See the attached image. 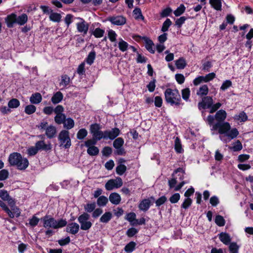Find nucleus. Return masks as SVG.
I'll use <instances>...</instances> for the list:
<instances>
[{
	"label": "nucleus",
	"instance_id": "obj_1",
	"mask_svg": "<svg viewBox=\"0 0 253 253\" xmlns=\"http://www.w3.org/2000/svg\"><path fill=\"white\" fill-rule=\"evenodd\" d=\"M227 116V113L223 110L218 111L213 116H208L206 121L211 126V130H218L220 134L219 138L224 143H228L236 138L239 134V131L236 128L231 129L229 123L223 122Z\"/></svg>",
	"mask_w": 253,
	"mask_h": 253
},
{
	"label": "nucleus",
	"instance_id": "obj_2",
	"mask_svg": "<svg viewBox=\"0 0 253 253\" xmlns=\"http://www.w3.org/2000/svg\"><path fill=\"white\" fill-rule=\"evenodd\" d=\"M41 220L45 228L58 229L65 226L67 223L65 219H60L56 220L51 216L47 215L42 217Z\"/></svg>",
	"mask_w": 253,
	"mask_h": 253
},
{
	"label": "nucleus",
	"instance_id": "obj_3",
	"mask_svg": "<svg viewBox=\"0 0 253 253\" xmlns=\"http://www.w3.org/2000/svg\"><path fill=\"white\" fill-rule=\"evenodd\" d=\"M28 21V16L25 14L17 16L15 13H12L7 16L5 19V23L8 28H12L15 23L20 26L24 25Z\"/></svg>",
	"mask_w": 253,
	"mask_h": 253
},
{
	"label": "nucleus",
	"instance_id": "obj_4",
	"mask_svg": "<svg viewBox=\"0 0 253 253\" xmlns=\"http://www.w3.org/2000/svg\"><path fill=\"white\" fill-rule=\"evenodd\" d=\"M165 96L166 101L171 105L179 106L181 104V99L178 90L167 88L165 91Z\"/></svg>",
	"mask_w": 253,
	"mask_h": 253
},
{
	"label": "nucleus",
	"instance_id": "obj_5",
	"mask_svg": "<svg viewBox=\"0 0 253 253\" xmlns=\"http://www.w3.org/2000/svg\"><path fill=\"white\" fill-rule=\"evenodd\" d=\"M90 131L92 138L85 142V146L87 147V153L90 156L95 155V124L90 126Z\"/></svg>",
	"mask_w": 253,
	"mask_h": 253
},
{
	"label": "nucleus",
	"instance_id": "obj_6",
	"mask_svg": "<svg viewBox=\"0 0 253 253\" xmlns=\"http://www.w3.org/2000/svg\"><path fill=\"white\" fill-rule=\"evenodd\" d=\"M50 149V144H46L43 141H40L36 143L35 146L29 148L27 150V152L29 156H33L37 153L38 150H48Z\"/></svg>",
	"mask_w": 253,
	"mask_h": 253
},
{
	"label": "nucleus",
	"instance_id": "obj_7",
	"mask_svg": "<svg viewBox=\"0 0 253 253\" xmlns=\"http://www.w3.org/2000/svg\"><path fill=\"white\" fill-rule=\"evenodd\" d=\"M58 140L61 146L65 148H68L71 145L69 132L66 130H62L59 134Z\"/></svg>",
	"mask_w": 253,
	"mask_h": 253
},
{
	"label": "nucleus",
	"instance_id": "obj_8",
	"mask_svg": "<svg viewBox=\"0 0 253 253\" xmlns=\"http://www.w3.org/2000/svg\"><path fill=\"white\" fill-rule=\"evenodd\" d=\"M89 215L84 213L78 217V221L81 224V229L83 230H88L91 226L92 223L88 221Z\"/></svg>",
	"mask_w": 253,
	"mask_h": 253
},
{
	"label": "nucleus",
	"instance_id": "obj_9",
	"mask_svg": "<svg viewBox=\"0 0 253 253\" xmlns=\"http://www.w3.org/2000/svg\"><path fill=\"white\" fill-rule=\"evenodd\" d=\"M11 165L15 166L19 169L27 168L29 165L28 159H8Z\"/></svg>",
	"mask_w": 253,
	"mask_h": 253
},
{
	"label": "nucleus",
	"instance_id": "obj_10",
	"mask_svg": "<svg viewBox=\"0 0 253 253\" xmlns=\"http://www.w3.org/2000/svg\"><path fill=\"white\" fill-rule=\"evenodd\" d=\"M122 185V179L120 177H117L116 179H111L108 180L105 184V188L107 190H111L115 188H119Z\"/></svg>",
	"mask_w": 253,
	"mask_h": 253
},
{
	"label": "nucleus",
	"instance_id": "obj_11",
	"mask_svg": "<svg viewBox=\"0 0 253 253\" xmlns=\"http://www.w3.org/2000/svg\"><path fill=\"white\" fill-rule=\"evenodd\" d=\"M108 21L114 25L122 26L126 23V20L123 15H113L108 17Z\"/></svg>",
	"mask_w": 253,
	"mask_h": 253
},
{
	"label": "nucleus",
	"instance_id": "obj_12",
	"mask_svg": "<svg viewBox=\"0 0 253 253\" xmlns=\"http://www.w3.org/2000/svg\"><path fill=\"white\" fill-rule=\"evenodd\" d=\"M213 104V100L211 97L206 96L202 98V101L198 103L199 109L210 108L211 109Z\"/></svg>",
	"mask_w": 253,
	"mask_h": 253
},
{
	"label": "nucleus",
	"instance_id": "obj_13",
	"mask_svg": "<svg viewBox=\"0 0 253 253\" xmlns=\"http://www.w3.org/2000/svg\"><path fill=\"white\" fill-rule=\"evenodd\" d=\"M124 143V139L121 137L117 138L113 142V146L116 149V153L119 155H122L125 152L123 148Z\"/></svg>",
	"mask_w": 253,
	"mask_h": 253
},
{
	"label": "nucleus",
	"instance_id": "obj_14",
	"mask_svg": "<svg viewBox=\"0 0 253 253\" xmlns=\"http://www.w3.org/2000/svg\"><path fill=\"white\" fill-rule=\"evenodd\" d=\"M7 201L9 206L11 208V211L12 213H14V216L18 217L20 215V212L19 209L15 206V202L14 199L11 197H9L8 200H6Z\"/></svg>",
	"mask_w": 253,
	"mask_h": 253
},
{
	"label": "nucleus",
	"instance_id": "obj_15",
	"mask_svg": "<svg viewBox=\"0 0 253 253\" xmlns=\"http://www.w3.org/2000/svg\"><path fill=\"white\" fill-rule=\"evenodd\" d=\"M120 131L118 128H114L110 130L106 131V139H114L120 134Z\"/></svg>",
	"mask_w": 253,
	"mask_h": 253
},
{
	"label": "nucleus",
	"instance_id": "obj_16",
	"mask_svg": "<svg viewBox=\"0 0 253 253\" xmlns=\"http://www.w3.org/2000/svg\"><path fill=\"white\" fill-rule=\"evenodd\" d=\"M79 225L75 222H72L68 224L66 227V232L72 234H76L79 230Z\"/></svg>",
	"mask_w": 253,
	"mask_h": 253
},
{
	"label": "nucleus",
	"instance_id": "obj_17",
	"mask_svg": "<svg viewBox=\"0 0 253 253\" xmlns=\"http://www.w3.org/2000/svg\"><path fill=\"white\" fill-rule=\"evenodd\" d=\"M151 205V201L149 199H146L142 200L139 205V208L140 210L146 211L148 210Z\"/></svg>",
	"mask_w": 253,
	"mask_h": 253
},
{
	"label": "nucleus",
	"instance_id": "obj_18",
	"mask_svg": "<svg viewBox=\"0 0 253 253\" xmlns=\"http://www.w3.org/2000/svg\"><path fill=\"white\" fill-rule=\"evenodd\" d=\"M143 40L145 42V46L146 48L151 53H154L155 50L154 49V43L153 42L147 37H143Z\"/></svg>",
	"mask_w": 253,
	"mask_h": 253
},
{
	"label": "nucleus",
	"instance_id": "obj_19",
	"mask_svg": "<svg viewBox=\"0 0 253 253\" xmlns=\"http://www.w3.org/2000/svg\"><path fill=\"white\" fill-rule=\"evenodd\" d=\"M219 238L221 242L225 245H228L231 242V239L230 235L225 232H221L218 235Z\"/></svg>",
	"mask_w": 253,
	"mask_h": 253
},
{
	"label": "nucleus",
	"instance_id": "obj_20",
	"mask_svg": "<svg viewBox=\"0 0 253 253\" xmlns=\"http://www.w3.org/2000/svg\"><path fill=\"white\" fill-rule=\"evenodd\" d=\"M42 100V96L40 93L37 92L33 94L30 98L31 103L37 104L40 103Z\"/></svg>",
	"mask_w": 253,
	"mask_h": 253
},
{
	"label": "nucleus",
	"instance_id": "obj_21",
	"mask_svg": "<svg viewBox=\"0 0 253 253\" xmlns=\"http://www.w3.org/2000/svg\"><path fill=\"white\" fill-rule=\"evenodd\" d=\"M109 200L113 204L118 205L121 201V197L117 193H111L109 196Z\"/></svg>",
	"mask_w": 253,
	"mask_h": 253
},
{
	"label": "nucleus",
	"instance_id": "obj_22",
	"mask_svg": "<svg viewBox=\"0 0 253 253\" xmlns=\"http://www.w3.org/2000/svg\"><path fill=\"white\" fill-rule=\"evenodd\" d=\"M56 133V128L53 126H50L46 128L45 134L47 137L53 138Z\"/></svg>",
	"mask_w": 253,
	"mask_h": 253
},
{
	"label": "nucleus",
	"instance_id": "obj_23",
	"mask_svg": "<svg viewBox=\"0 0 253 253\" xmlns=\"http://www.w3.org/2000/svg\"><path fill=\"white\" fill-rule=\"evenodd\" d=\"M63 94L60 91H57L54 94L51 99V100L54 104H56L61 102L63 99Z\"/></svg>",
	"mask_w": 253,
	"mask_h": 253
},
{
	"label": "nucleus",
	"instance_id": "obj_24",
	"mask_svg": "<svg viewBox=\"0 0 253 253\" xmlns=\"http://www.w3.org/2000/svg\"><path fill=\"white\" fill-rule=\"evenodd\" d=\"M209 92V88L207 84L202 85L199 89L197 91L196 94L197 95L203 97L208 94Z\"/></svg>",
	"mask_w": 253,
	"mask_h": 253
},
{
	"label": "nucleus",
	"instance_id": "obj_25",
	"mask_svg": "<svg viewBox=\"0 0 253 253\" xmlns=\"http://www.w3.org/2000/svg\"><path fill=\"white\" fill-rule=\"evenodd\" d=\"M222 1V0H209L212 7L216 10H221Z\"/></svg>",
	"mask_w": 253,
	"mask_h": 253
},
{
	"label": "nucleus",
	"instance_id": "obj_26",
	"mask_svg": "<svg viewBox=\"0 0 253 253\" xmlns=\"http://www.w3.org/2000/svg\"><path fill=\"white\" fill-rule=\"evenodd\" d=\"M174 149L178 153H181L184 151L182 147L181 141L177 137L175 138L174 140Z\"/></svg>",
	"mask_w": 253,
	"mask_h": 253
},
{
	"label": "nucleus",
	"instance_id": "obj_27",
	"mask_svg": "<svg viewBox=\"0 0 253 253\" xmlns=\"http://www.w3.org/2000/svg\"><path fill=\"white\" fill-rule=\"evenodd\" d=\"M118 47L121 51L125 52L128 48L129 44L122 39H120L118 42Z\"/></svg>",
	"mask_w": 253,
	"mask_h": 253
},
{
	"label": "nucleus",
	"instance_id": "obj_28",
	"mask_svg": "<svg viewBox=\"0 0 253 253\" xmlns=\"http://www.w3.org/2000/svg\"><path fill=\"white\" fill-rule=\"evenodd\" d=\"M234 119L240 122H245L248 119V116L244 112H241L239 114L234 116Z\"/></svg>",
	"mask_w": 253,
	"mask_h": 253
},
{
	"label": "nucleus",
	"instance_id": "obj_29",
	"mask_svg": "<svg viewBox=\"0 0 253 253\" xmlns=\"http://www.w3.org/2000/svg\"><path fill=\"white\" fill-rule=\"evenodd\" d=\"M175 65L178 69H183L186 66L185 59L183 57H180L175 61Z\"/></svg>",
	"mask_w": 253,
	"mask_h": 253
},
{
	"label": "nucleus",
	"instance_id": "obj_30",
	"mask_svg": "<svg viewBox=\"0 0 253 253\" xmlns=\"http://www.w3.org/2000/svg\"><path fill=\"white\" fill-rule=\"evenodd\" d=\"M112 217V214L110 212H106L103 214L100 218V221L103 223H107Z\"/></svg>",
	"mask_w": 253,
	"mask_h": 253
},
{
	"label": "nucleus",
	"instance_id": "obj_31",
	"mask_svg": "<svg viewBox=\"0 0 253 253\" xmlns=\"http://www.w3.org/2000/svg\"><path fill=\"white\" fill-rule=\"evenodd\" d=\"M63 124L64 127L67 129H71L74 126V121L71 118L65 119Z\"/></svg>",
	"mask_w": 253,
	"mask_h": 253
},
{
	"label": "nucleus",
	"instance_id": "obj_32",
	"mask_svg": "<svg viewBox=\"0 0 253 253\" xmlns=\"http://www.w3.org/2000/svg\"><path fill=\"white\" fill-rule=\"evenodd\" d=\"M0 207L8 214L10 218L14 217V213H12V211L9 209L6 204L2 201H0Z\"/></svg>",
	"mask_w": 253,
	"mask_h": 253
},
{
	"label": "nucleus",
	"instance_id": "obj_33",
	"mask_svg": "<svg viewBox=\"0 0 253 253\" xmlns=\"http://www.w3.org/2000/svg\"><path fill=\"white\" fill-rule=\"evenodd\" d=\"M108 202V198L104 196L99 197L97 200V204L99 206L104 207L106 205Z\"/></svg>",
	"mask_w": 253,
	"mask_h": 253
},
{
	"label": "nucleus",
	"instance_id": "obj_34",
	"mask_svg": "<svg viewBox=\"0 0 253 253\" xmlns=\"http://www.w3.org/2000/svg\"><path fill=\"white\" fill-rule=\"evenodd\" d=\"M19 105L20 102L16 98H13L8 102V106L10 109L16 108L18 107Z\"/></svg>",
	"mask_w": 253,
	"mask_h": 253
},
{
	"label": "nucleus",
	"instance_id": "obj_35",
	"mask_svg": "<svg viewBox=\"0 0 253 253\" xmlns=\"http://www.w3.org/2000/svg\"><path fill=\"white\" fill-rule=\"evenodd\" d=\"M70 78L67 75H62L61 76V81L60 83V85H62L65 87L70 84Z\"/></svg>",
	"mask_w": 253,
	"mask_h": 253
},
{
	"label": "nucleus",
	"instance_id": "obj_36",
	"mask_svg": "<svg viewBox=\"0 0 253 253\" xmlns=\"http://www.w3.org/2000/svg\"><path fill=\"white\" fill-rule=\"evenodd\" d=\"M133 16L135 19H144V16L142 14L141 9L139 8H135L133 11Z\"/></svg>",
	"mask_w": 253,
	"mask_h": 253
},
{
	"label": "nucleus",
	"instance_id": "obj_37",
	"mask_svg": "<svg viewBox=\"0 0 253 253\" xmlns=\"http://www.w3.org/2000/svg\"><path fill=\"white\" fill-rule=\"evenodd\" d=\"M77 29L79 32L85 34L87 31L88 27L84 22H81L77 24Z\"/></svg>",
	"mask_w": 253,
	"mask_h": 253
},
{
	"label": "nucleus",
	"instance_id": "obj_38",
	"mask_svg": "<svg viewBox=\"0 0 253 253\" xmlns=\"http://www.w3.org/2000/svg\"><path fill=\"white\" fill-rule=\"evenodd\" d=\"M61 18V16L60 14L55 12H51L49 16V19L51 21L53 22H59Z\"/></svg>",
	"mask_w": 253,
	"mask_h": 253
},
{
	"label": "nucleus",
	"instance_id": "obj_39",
	"mask_svg": "<svg viewBox=\"0 0 253 253\" xmlns=\"http://www.w3.org/2000/svg\"><path fill=\"white\" fill-rule=\"evenodd\" d=\"M98 126V125L96 124V140H99L102 138L106 139V131L102 132L101 131L97 130L99 128Z\"/></svg>",
	"mask_w": 253,
	"mask_h": 253
},
{
	"label": "nucleus",
	"instance_id": "obj_40",
	"mask_svg": "<svg viewBox=\"0 0 253 253\" xmlns=\"http://www.w3.org/2000/svg\"><path fill=\"white\" fill-rule=\"evenodd\" d=\"M85 210L88 212H91L93 211L92 216L93 217L95 216V211H93L95 210V203H92L91 204H87L84 206Z\"/></svg>",
	"mask_w": 253,
	"mask_h": 253
},
{
	"label": "nucleus",
	"instance_id": "obj_41",
	"mask_svg": "<svg viewBox=\"0 0 253 253\" xmlns=\"http://www.w3.org/2000/svg\"><path fill=\"white\" fill-rule=\"evenodd\" d=\"M136 243L134 242H130L125 247V251L127 253H131L135 249Z\"/></svg>",
	"mask_w": 253,
	"mask_h": 253
},
{
	"label": "nucleus",
	"instance_id": "obj_42",
	"mask_svg": "<svg viewBox=\"0 0 253 253\" xmlns=\"http://www.w3.org/2000/svg\"><path fill=\"white\" fill-rule=\"evenodd\" d=\"M94 58L95 52L94 51H92L89 53L85 60L86 64L89 66L91 65L93 63Z\"/></svg>",
	"mask_w": 253,
	"mask_h": 253
},
{
	"label": "nucleus",
	"instance_id": "obj_43",
	"mask_svg": "<svg viewBox=\"0 0 253 253\" xmlns=\"http://www.w3.org/2000/svg\"><path fill=\"white\" fill-rule=\"evenodd\" d=\"M182 98L186 101H188L190 95V90L189 88L183 89L181 90Z\"/></svg>",
	"mask_w": 253,
	"mask_h": 253
},
{
	"label": "nucleus",
	"instance_id": "obj_44",
	"mask_svg": "<svg viewBox=\"0 0 253 253\" xmlns=\"http://www.w3.org/2000/svg\"><path fill=\"white\" fill-rule=\"evenodd\" d=\"M66 119V116L64 114H57L54 118L55 122L57 124H63Z\"/></svg>",
	"mask_w": 253,
	"mask_h": 253
},
{
	"label": "nucleus",
	"instance_id": "obj_45",
	"mask_svg": "<svg viewBox=\"0 0 253 253\" xmlns=\"http://www.w3.org/2000/svg\"><path fill=\"white\" fill-rule=\"evenodd\" d=\"M215 222L219 226H223L225 223L224 219L220 215H218L215 216Z\"/></svg>",
	"mask_w": 253,
	"mask_h": 253
},
{
	"label": "nucleus",
	"instance_id": "obj_46",
	"mask_svg": "<svg viewBox=\"0 0 253 253\" xmlns=\"http://www.w3.org/2000/svg\"><path fill=\"white\" fill-rule=\"evenodd\" d=\"M36 107L32 104L28 105L25 107V112L27 114L30 115L35 112Z\"/></svg>",
	"mask_w": 253,
	"mask_h": 253
},
{
	"label": "nucleus",
	"instance_id": "obj_47",
	"mask_svg": "<svg viewBox=\"0 0 253 253\" xmlns=\"http://www.w3.org/2000/svg\"><path fill=\"white\" fill-rule=\"evenodd\" d=\"M87 134V130L84 128L80 129L77 134V137L79 139H84Z\"/></svg>",
	"mask_w": 253,
	"mask_h": 253
},
{
	"label": "nucleus",
	"instance_id": "obj_48",
	"mask_svg": "<svg viewBox=\"0 0 253 253\" xmlns=\"http://www.w3.org/2000/svg\"><path fill=\"white\" fill-rule=\"evenodd\" d=\"M171 21L169 19H167L163 24L161 31L163 32L167 31L169 29V28L171 25Z\"/></svg>",
	"mask_w": 253,
	"mask_h": 253
},
{
	"label": "nucleus",
	"instance_id": "obj_49",
	"mask_svg": "<svg viewBox=\"0 0 253 253\" xmlns=\"http://www.w3.org/2000/svg\"><path fill=\"white\" fill-rule=\"evenodd\" d=\"M185 10V7L183 4H180L179 7L174 11V14L176 16H179L183 14Z\"/></svg>",
	"mask_w": 253,
	"mask_h": 253
},
{
	"label": "nucleus",
	"instance_id": "obj_50",
	"mask_svg": "<svg viewBox=\"0 0 253 253\" xmlns=\"http://www.w3.org/2000/svg\"><path fill=\"white\" fill-rule=\"evenodd\" d=\"M192 200L190 198H186L181 205V208L184 209H188L192 204Z\"/></svg>",
	"mask_w": 253,
	"mask_h": 253
},
{
	"label": "nucleus",
	"instance_id": "obj_51",
	"mask_svg": "<svg viewBox=\"0 0 253 253\" xmlns=\"http://www.w3.org/2000/svg\"><path fill=\"white\" fill-rule=\"evenodd\" d=\"M126 170V167L124 165H120L116 168V172L120 175H123Z\"/></svg>",
	"mask_w": 253,
	"mask_h": 253
},
{
	"label": "nucleus",
	"instance_id": "obj_52",
	"mask_svg": "<svg viewBox=\"0 0 253 253\" xmlns=\"http://www.w3.org/2000/svg\"><path fill=\"white\" fill-rule=\"evenodd\" d=\"M229 251L231 253H238L239 250V246L236 243H231L229 247Z\"/></svg>",
	"mask_w": 253,
	"mask_h": 253
},
{
	"label": "nucleus",
	"instance_id": "obj_53",
	"mask_svg": "<svg viewBox=\"0 0 253 253\" xmlns=\"http://www.w3.org/2000/svg\"><path fill=\"white\" fill-rule=\"evenodd\" d=\"M39 221L40 219L35 215H34L31 218L29 219V224L30 226L35 227L38 225Z\"/></svg>",
	"mask_w": 253,
	"mask_h": 253
},
{
	"label": "nucleus",
	"instance_id": "obj_54",
	"mask_svg": "<svg viewBox=\"0 0 253 253\" xmlns=\"http://www.w3.org/2000/svg\"><path fill=\"white\" fill-rule=\"evenodd\" d=\"M232 85L231 81L230 80H226L225 81L220 87V89L225 91L229 87H231Z\"/></svg>",
	"mask_w": 253,
	"mask_h": 253
},
{
	"label": "nucleus",
	"instance_id": "obj_55",
	"mask_svg": "<svg viewBox=\"0 0 253 253\" xmlns=\"http://www.w3.org/2000/svg\"><path fill=\"white\" fill-rule=\"evenodd\" d=\"M126 219L131 222V224L135 221L136 214L134 212H130L127 214Z\"/></svg>",
	"mask_w": 253,
	"mask_h": 253
},
{
	"label": "nucleus",
	"instance_id": "obj_56",
	"mask_svg": "<svg viewBox=\"0 0 253 253\" xmlns=\"http://www.w3.org/2000/svg\"><path fill=\"white\" fill-rule=\"evenodd\" d=\"M9 175L8 170L6 169H2L0 170V180L2 181L6 179Z\"/></svg>",
	"mask_w": 253,
	"mask_h": 253
},
{
	"label": "nucleus",
	"instance_id": "obj_57",
	"mask_svg": "<svg viewBox=\"0 0 253 253\" xmlns=\"http://www.w3.org/2000/svg\"><path fill=\"white\" fill-rule=\"evenodd\" d=\"M117 36V34L114 31L110 30L108 31V38L111 42H115L116 41Z\"/></svg>",
	"mask_w": 253,
	"mask_h": 253
},
{
	"label": "nucleus",
	"instance_id": "obj_58",
	"mask_svg": "<svg viewBox=\"0 0 253 253\" xmlns=\"http://www.w3.org/2000/svg\"><path fill=\"white\" fill-rule=\"evenodd\" d=\"M180 197V196L179 193H175L170 197L169 201L172 204L176 203L179 200Z\"/></svg>",
	"mask_w": 253,
	"mask_h": 253
},
{
	"label": "nucleus",
	"instance_id": "obj_59",
	"mask_svg": "<svg viewBox=\"0 0 253 253\" xmlns=\"http://www.w3.org/2000/svg\"><path fill=\"white\" fill-rule=\"evenodd\" d=\"M77 72L80 76L84 75L85 73V62L81 63L79 66Z\"/></svg>",
	"mask_w": 253,
	"mask_h": 253
},
{
	"label": "nucleus",
	"instance_id": "obj_60",
	"mask_svg": "<svg viewBox=\"0 0 253 253\" xmlns=\"http://www.w3.org/2000/svg\"><path fill=\"white\" fill-rule=\"evenodd\" d=\"M138 230L134 228H130L127 230L126 234L129 237H132L134 236L137 233Z\"/></svg>",
	"mask_w": 253,
	"mask_h": 253
},
{
	"label": "nucleus",
	"instance_id": "obj_61",
	"mask_svg": "<svg viewBox=\"0 0 253 253\" xmlns=\"http://www.w3.org/2000/svg\"><path fill=\"white\" fill-rule=\"evenodd\" d=\"M215 77V74L214 73H211L205 76H204V82L207 83L211 81Z\"/></svg>",
	"mask_w": 253,
	"mask_h": 253
},
{
	"label": "nucleus",
	"instance_id": "obj_62",
	"mask_svg": "<svg viewBox=\"0 0 253 253\" xmlns=\"http://www.w3.org/2000/svg\"><path fill=\"white\" fill-rule=\"evenodd\" d=\"M232 149L234 151H238L242 149V145L241 142L237 140L234 144Z\"/></svg>",
	"mask_w": 253,
	"mask_h": 253
},
{
	"label": "nucleus",
	"instance_id": "obj_63",
	"mask_svg": "<svg viewBox=\"0 0 253 253\" xmlns=\"http://www.w3.org/2000/svg\"><path fill=\"white\" fill-rule=\"evenodd\" d=\"M186 19V18L184 16L180 17L175 21V25L178 28L181 27L182 25L185 22Z\"/></svg>",
	"mask_w": 253,
	"mask_h": 253
},
{
	"label": "nucleus",
	"instance_id": "obj_64",
	"mask_svg": "<svg viewBox=\"0 0 253 253\" xmlns=\"http://www.w3.org/2000/svg\"><path fill=\"white\" fill-rule=\"evenodd\" d=\"M10 196L9 195L8 192L6 190H0V197L4 201H6L8 200V198Z\"/></svg>",
	"mask_w": 253,
	"mask_h": 253
}]
</instances>
